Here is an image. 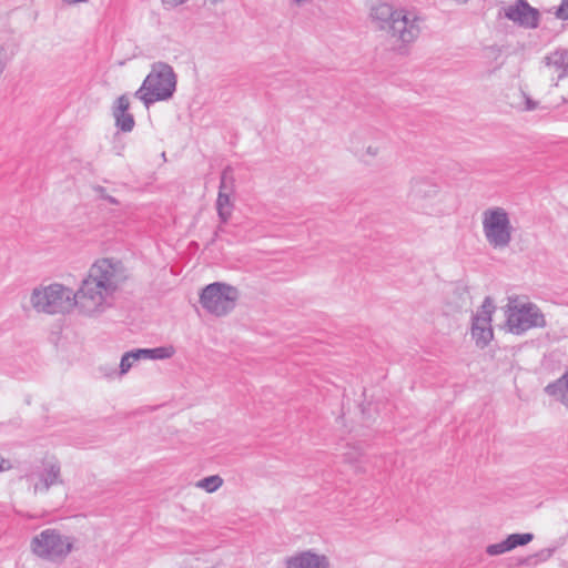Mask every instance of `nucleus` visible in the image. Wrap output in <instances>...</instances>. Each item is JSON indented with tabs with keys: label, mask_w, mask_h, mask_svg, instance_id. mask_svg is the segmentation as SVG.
Wrapping results in <instances>:
<instances>
[{
	"label": "nucleus",
	"mask_w": 568,
	"mask_h": 568,
	"mask_svg": "<svg viewBox=\"0 0 568 568\" xmlns=\"http://www.w3.org/2000/svg\"><path fill=\"white\" fill-rule=\"evenodd\" d=\"M130 100L123 94L120 95L113 104L112 115L114 118L115 126L123 133H129L134 129L135 120L133 114L129 112Z\"/></svg>",
	"instance_id": "12"
},
{
	"label": "nucleus",
	"mask_w": 568,
	"mask_h": 568,
	"mask_svg": "<svg viewBox=\"0 0 568 568\" xmlns=\"http://www.w3.org/2000/svg\"><path fill=\"white\" fill-rule=\"evenodd\" d=\"M31 304L36 311L47 314L68 313L75 306L80 310L78 291L73 292V290L58 283L34 288L31 294Z\"/></svg>",
	"instance_id": "4"
},
{
	"label": "nucleus",
	"mask_w": 568,
	"mask_h": 568,
	"mask_svg": "<svg viewBox=\"0 0 568 568\" xmlns=\"http://www.w3.org/2000/svg\"><path fill=\"white\" fill-rule=\"evenodd\" d=\"M141 349V355L144 359H168L175 354V348L172 345Z\"/></svg>",
	"instance_id": "17"
},
{
	"label": "nucleus",
	"mask_w": 568,
	"mask_h": 568,
	"mask_svg": "<svg viewBox=\"0 0 568 568\" xmlns=\"http://www.w3.org/2000/svg\"><path fill=\"white\" fill-rule=\"evenodd\" d=\"M237 298V288L222 282H214L206 285L200 294L202 307L216 316H223L230 313L235 307Z\"/></svg>",
	"instance_id": "7"
},
{
	"label": "nucleus",
	"mask_w": 568,
	"mask_h": 568,
	"mask_svg": "<svg viewBox=\"0 0 568 568\" xmlns=\"http://www.w3.org/2000/svg\"><path fill=\"white\" fill-rule=\"evenodd\" d=\"M357 456H358V453H356V456H353V455L346 456L345 460L348 463H355V462H357Z\"/></svg>",
	"instance_id": "33"
},
{
	"label": "nucleus",
	"mask_w": 568,
	"mask_h": 568,
	"mask_svg": "<svg viewBox=\"0 0 568 568\" xmlns=\"http://www.w3.org/2000/svg\"><path fill=\"white\" fill-rule=\"evenodd\" d=\"M229 172L224 170L221 174L220 190L216 199V211L222 223H226L231 217L233 203L231 201L232 189L227 186Z\"/></svg>",
	"instance_id": "14"
},
{
	"label": "nucleus",
	"mask_w": 568,
	"mask_h": 568,
	"mask_svg": "<svg viewBox=\"0 0 568 568\" xmlns=\"http://www.w3.org/2000/svg\"><path fill=\"white\" fill-rule=\"evenodd\" d=\"M509 332L521 335L531 328H542L546 320L540 308L531 302L510 298L506 311Z\"/></svg>",
	"instance_id": "6"
},
{
	"label": "nucleus",
	"mask_w": 568,
	"mask_h": 568,
	"mask_svg": "<svg viewBox=\"0 0 568 568\" xmlns=\"http://www.w3.org/2000/svg\"><path fill=\"white\" fill-rule=\"evenodd\" d=\"M438 195L439 186L433 179L422 176L412 180L408 200L416 210L432 214Z\"/></svg>",
	"instance_id": "9"
},
{
	"label": "nucleus",
	"mask_w": 568,
	"mask_h": 568,
	"mask_svg": "<svg viewBox=\"0 0 568 568\" xmlns=\"http://www.w3.org/2000/svg\"><path fill=\"white\" fill-rule=\"evenodd\" d=\"M103 199H104L105 201H108L110 204H113V205L119 204V201H118L114 196L109 195L108 193H105V195L103 196Z\"/></svg>",
	"instance_id": "29"
},
{
	"label": "nucleus",
	"mask_w": 568,
	"mask_h": 568,
	"mask_svg": "<svg viewBox=\"0 0 568 568\" xmlns=\"http://www.w3.org/2000/svg\"><path fill=\"white\" fill-rule=\"evenodd\" d=\"M505 17L525 28H537L539 24V12L526 0H517L505 9Z\"/></svg>",
	"instance_id": "10"
},
{
	"label": "nucleus",
	"mask_w": 568,
	"mask_h": 568,
	"mask_svg": "<svg viewBox=\"0 0 568 568\" xmlns=\"http://www.w3.org/2000/svg\"><path fill=\"white\" fill-rule=\"evenodd\" d=\"M547 64L560 70L559 79L568 77V50L559 49L550 53L547 58Z\"/></svg>",
	"instance_id": "16"
},
{
	"label": "nucleus",
	"mask_w": 568,
	"mask_h": 568,
	"mask_svg": "<svg viewBox=\"0 0 568 568\" xmlns=\"http://www.w3.org/2000/svg\"><path fill=\"white\" fill-rule=\"evenodd\" d=\"M495 311V305L490 297H486L480 306V310L473 315L471 320L479 323L487 322L491 324V316Z\"/></svg>",
	"instance_id": "19"
},
{
	"label": "nucleus",
	"mask_w": 568,
	"mask_h": 568,
	"mask_svg": "<svg viewBox=\"0 0 568 568\" xmlns=\"http://www.w3.org/2000/svg\"><path fill=\"white\" fill-rule=\"evenodd\" d=\"M526 110L531 111L536 109L537 103L532 101L530 98H526Z\"/></svg>",
	"instance_id": "27"
},
{
	"label": "nucleus",
	"mask_w": 568,
	"mask_h": 568,
	"mask_svg": "<svg viewBox=\"0 0 568 568\" xmlns=\"http://www.w3.org/2000/svg\"><path fill=\"white\" fill-rule=\"evenodd\" d=\"M90 0H63L64 3L69 4V6H74V4H78V3H85V2H89Z\"/></svg>",
	"instance_id": "31"
},
{
	"label": "nucleus",
	"mask_w": 568,
	"mask_h": 568,
	"mask_svg": "<svg viewBox=\"0 0 568 568\" xmlns=\"http://www.w3.org/2000/svg\"><path fill=\"white\" fill-rule=\"evenodd\" d=\"M371 17L379 30L403 44H410L417 40L424 22V18L417 11L394 9L388 3L374 6Z\"/></svg>",
	"instance_id": "2"
},
{
	"label": "nucleus",
	"mask_w": 568,
	"mask_h": 568,
	"mask_svg": "<svg viewBox=\"0 0 568 568\" xmlns=\"http://www.w3.org/2000/svg\"><path fill=\"white\" fill-rule=\"evenodd\" d=\"M286 568H329L327 558L312 550L300 551L285 559Z\"/></svg>",
	"instance_id": "13"
},
{
	"label": "nucleus",
	"mask_w": 568,
	"mask_h": 568,
	"mask_svg": "<svg viewBox=\"0 0 568 568\" xmlns=\"http://www.w3.org/2000/svg\"><path fill=\"white\" fill-rule=\"evenodd\" d=\"M37 478L38 480H36L34 474L28 475V480L33 484L34 493H47L51 486L60 483V465L57 462H45Z\"/></svg>",
	"instance_id": "11"
},
{
	"label": "nucleus",
	"mask_w": 568,
	"mask_h": 568,
	"mask_svg": "<svg viewBox=\"0 0 568 568\" xmlns=\"http://www.w3.org/2000/svg\"><path fill=\"white\" fill-rule=\"evenodd\" d=\"M471 337L478 347H486L494 337L491 324L471 320Z\"/></svg>",
	"instance_id": "15"
},
{
	"label": "nucleus",
	"mask_w": 568,
	"mask_h": 568,
	"mask_svg": "<svg viewBox=\"0 0 568 568\" xmlns=\"http://www.w3.org/2000/svg\"><path fill=\"white\" fill-rule=\"evenodd\" d=\"M511 223L503 207L487 209L483 214V231L494 248L507 247L511 241Z\"/></svg>",
	"instance_id": "8"
},
{
	"label": "nucleus",
	"mask_w": 568,
	"mask_h": 568,
	"mask_svg": "<svg viewBox=\"0 0 568 568\" xmlns=\"http://www.w3.org/2000/svg\"><path fill=\"white\" fill-rule=\"evenodd\" d=\"M222 484L223 479L219 475H212L200 479L196 486L207 493H214L222 486Z\"/></svg>",
	"instance_id": "21"
},
{
	"label": "nucleus",
	"mask_w": 568,
	"mask_h": 568,
	"mask_svg": "<svg viewBox=\"0 0 568 568\" xmlns=\"http://www.w3.org/2000/svg\"><path fill=\"white\" fill-rule=\"evenodd\" d=\"M7 60H8V57H7L6 49L3 48V45L0 44V75L2 74V72L4 70Z\"/></svg>",
	"instance_id": "25"
},
{
	"label": "nucleus",
	"mask_w": 568,
	"mask_h": 568,
	"mask_svg": "<svg viewBox=\"0 0 568 568\" xmlns=\"http://www.w3.org/2000/svg\"><path fill=\"white\" fill-rule=\"evenodd\" d=\"M187 0H162V3L165 6V7H171V8H174V7H178L180 4H183L185 3Z\"/></svg>",
	"instance_id": "26"
},
{
	"label": "nucleus",
	"mask_w": 568,
	"mask_h": 568,
	"mask_svg": "<svg viewBox=\"0 0 568 568\" xmlns=\"http://www.w3.org/2000/svg\"><path fill=\"white\" fill-rule=\"evenodd\" d=\"M366 153H367L368 155L375 156V155L378 153V148H375V146L369 145V146H367V149H366Z\"/></svg>",
	"instance_id": "30"
},
{
	"label": "nucleus",
	"mask_w": 568,
	"mask_h": 568,
	"mask_svg": "<svg viewBox=\"0 0 568 568\" xmlns=\"http://www.w3.org/2000/svg\"><path fill=\"white\" fill-rule=\"evenodd\" d=\"M94 191H95V192H97V193H98L102 199H103V196H104V195H105V193H106L105 187L100 186V185L95 186V187H94Z\"/></svg>",
	"instance_id": "32"
},
{
	"label": "nucleus",
	"mask_w": 568,
	"mask_h": 568,
	"mask_svg": "<svg viewBox=\"0 0 568 568\" xmlns=\"http://www.w3.org/2000/svg\"><path fill=\"white\" fill-rule=\"evenodd\" d=\"M551 556L550 549H544L532 556L527 557L523 562L526 565L537 564L538 561H545Z\"/></svg>",
	"instance_id": "23"
},
{
	"label": "nucleus",
	"mask_w": 568,
	"mask_h": 568,
	"mask_svg": "<svg viewBox=\"0 0 568 568\" xmlns=\"http://www.w3.org/2000/svg\"><path fill=\"white\" fill-rule=\"evenodd\" d=\"M73 545L72 537L61 534L55 528H47L31 539L30 547L37 557L58 562L68 557L73 549Z\"/></svg>",
	"instance_id": "5"
},
{
	"label": "nucleus",
	"mask_w": 568,
	"mask_h": 568,
	"mask_svg": "<svg viewBox=\"0 0 568 568\" xmlns=\"http://www.w3.org/2000/svg\"><path fill=\"white\" fill-rule=\"evenodd\" d=\"M103 199H104L105 201H108L110 204H113V205L119 204V201H118L114 196L109 195L108 193H105V195L103 196Z\"/></svg>",
	"instance_id": "28"
},
{
	"label": "nucleus",
	"mask_w": 568,
	"mask_h": 568,
	"mask_svg": "<svg viewBox=\"0 0 568 568\" xmlns=\"http://www.w3.org/2000/svg\"><path fill=\"white\" fill-rule=\"evenodd\" d=\"M124 278L121 261L108 257L95 261L78 290L80 312L84 315L102 312L108 298L118 291Z\"/></svg>",
	"instance_id": "1"
},
{
	"label": "nucleus",
	"mask_w": 568,
	"mask_h": 568,
	"mask_svg": "<svg viewBox=\"0 0 568 568\" xmlns=\"http://www.w3.org/2000/svg\"><path fill=\"white\" fill-rule=\"evenodd\" d=\"M2 469H3V467L0 465V470H2Z\"/></svg>",
	"instance_id": "35"
},
{
	"label": "nucleus",
	"mask_w": 568,
	"mask_h": 568,
	"mask_svg": "<svg viewBox=\"0 0 568 568\" xmlns=\"http://www.w3.org/2000/svg\"><path fill=\"white\" fill-rule=\"evenodd\" d=\"M556 17L561 20H568V0H561L560 6L556 10Z\"/></svg>",
	"instance_id": "24"
},
{
	"label": "nucleus",
	"mask_w": 568,
	"mask_h": 568,
	"mask_svg": "<svg viewBox=\"0 0 568 568\" xmlns=\"http://www.w3.org/2000/svg\"><path fill=\"white\" fill-rule=\"evenodd\" d=\"M141 352H142L141 348H135V349L126 352L122 355L120 365H119V367H120L119 375L120 376L126 374L132 368V366L134 365L135 362L142 359Z\"/></svg>",
	"instance_id": "18"
},
{
	"label": "nucleus",
	"mask_w": 568,
	"mask_h": 568,
	"mask_svg": "<svg viewBox=\"0 0 568 568\" xmlns=\"http://www.w3.org/2000/svg\"><path fill=\"white\" fill-rule=\"evenodd\" d=\"M505 539L509 549L513 550L518 546H525L529 544L534 539V535L531 532H516L508 535Z\"/></svg>",
	"instance_id": "20"
},
{
	"label": "nucleus",
	"mask_w": 568,
	"mask_h": 568,
	"mask_svg": "<svg viewBox=\"0 0 568 568\" xmlns=\"http://www.w3.org/2000/svg\"><path fill=\"white\" fill-rule=\"evenodd\" d=\"M508 551H510V549L506 542V539L496 544H490L486 547V552L489 556H498Z\"/></svg>",
	"instance_id": "22"
},
{
	"label": "nucleus",
	"mask_w": 568,
	"mask_h": 568,
	"mask_svg": "<svg viewBox=\"0 0 568 568\" xmlns=\"http://www.w3.org/2000/svg\"><path fill=\"white\" fill-rule=\"evenodd\" d=\"M459 3H465L467 0H456Z\"/></svg>",
	"instance_id": "34"
},
{
	"label": "nucleus",
	"mask_w": 568,
	"mask_h": 568,
	"mask_svg": "<svg viewBox=\"0 0 568 568\" xmlns=\"http://www.w3.org/2000/svg\"><path fill=\"white\" fill-rule=\"evenodd\" d=\"M176 73L165 62H154L135 97L149 108L158 101L171 99L176 91Z\"/></svg>",
	"instance_id": "3"
}]
</instances>
